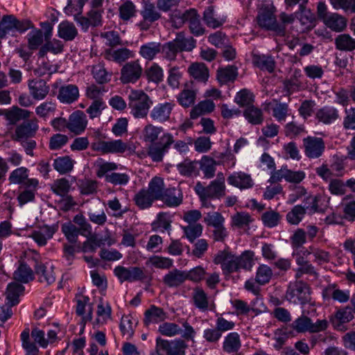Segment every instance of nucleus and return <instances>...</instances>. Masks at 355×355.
Instances as JSON below:
<instances>
[{
	"label": "nucleus",
	"instance_id": "f257e3e1",
	"mask_svg": "<svg viewBox=\"0 0 355 355\" xmlns=\"http://www.w3.org/2000/svg\"><path fill=\"white\" fill-rule=\"evenodd\" d=\"M163 128L148 123L142 130V138L144 142L150 145L148 148V155L153 162H159L163 160L164 155L168 151L174 143L173 136L168 132L163 133L159 142L155 143L159 136L163 132Z\"/></svg>",
	"mask_w": 355,
	"mask_h": 355
},
{
	"label": "nucleus",
	"instance_id": "f03ea898",
	"mask_svg": "<svg viewBox=\"0 0 355 355\" xmlns=\"http://www.w3.org/2000/svg\"><path fill=\"white\" fill-rule=\"evenodd\" d=\"M254 252L245 250L236 255L228 249L219 250L214 256V263L220 265L225 275L239 272L243 269L250 271L254 265Z\"/></svg>",
	"mask_w": 355,
	"mask_h": 355
},
{
	"label": "nucleus",
	"instance_id": "7ed1b4c3",
	"mask_svg": "<svg viewBox=\"0 0 355 355\" xmlns=\"http://www.w3.org/2000/svg\"><path fill=\"white\" fill-rule=\"evenodd\" d=\"M128 107L130 114L136 119L147 116L153 101L143 90L132 89L128 95Z\"/></svg>",
	"mask_w": 355,
	"mask_h": 355
},
{
	"label": "nucleus",
	"instance_id": "20e7f679",
	"mask_svg": "<svg viewBox=\"0 0 355 355\" xmlns=\"http://www.w3.org/2000/svg\"><path fill=\"white\" fill-rule=\"evenodd\" d=\"M187 347L184 340L180 338L168 341L157 338L155 351L150 355H163L162 352H166L167 355H184Z\"/></svg>",
	"mask_w": 355,
	"mask_h": 355
},
{
	"label": "nucleus",
	"instance_id": "39448f33",
	"mask_svg": "<svg viewBox=\"0 0 355 355\" xmlns=\"http://www.w3.org/2000/svg\"><path fill=\"white\" fill-rule=\"evenodd\" d=\"M194 190L200 199L220 198L225 195L226 187L214 180L207 187H204L200 182H198Z\"/></svg>",
	"mask_w": 355,
	"mask_h": 355
},
{
	"label": "nucleus",
	"instance_id": "423d86ee",
	"mask_svg": "<svg viewBox=\"0 0 355 355\" xmlns=\"http://www.w3.org/2000/svg\"><path fill=\"white\" fill-rule=\"evenodd\" d=\"M18 269L14 273V278L16 282L8 284L6 292L8 304L14 306L19 302V295L22 292V262L19 261Z\"/></svg>",
	"mask_w": 355,
	"mask_h": 355
},
{
	"label": "nucleus",
	"instance_id": "0eeeda50",
	"mask_svg": "<svg viewBox=\"0 0 355 355\" xmlns=\"http://www.w3.org/2000/svg\"><path fill=\"white\" fill-rule=\"evenodd\" d=\"M257 19L261 27L274 31L279 35H283L284 34V26L277 23L276 17L270 10L267 8L261 9Z\"/></svg>",
	"mask_w": 355,
	"mask_h": 355
},
{
	"label": "nucleus",
	"instance_id": "6e6552de",
	"mask_svg": "<svg viewBox=\"0 0 355 355\" xmlns=\"http://www.w3.org/2000/svg\"><path fill=\"white\" fill-rule=\"evenodd\" d=\"M286 297L292 303L306 304L310 300L309 287L302 282H297L293 287L289 288Z\"/></svg>",
	"mask_w": 355,
	"mask_h": 355
},
{
	"label": "nucleus",
	"instance_id": "1a4fd4ad",
	"mask_svg": "<svg viewBox=\"0 0 355 355\" xmlns=\"http://www.w3.org/2000/svg\"><path fill=\"white\" fill-rule=\"evenodd\" d=\"M142 68L139 61L127 62L121 69L120 80L123 84L135 83L141 77Z\"/></svg>",
	"mask_w": 355,
	"mask_h": 355
},
{
	"label": "nucleus",
	"instance_id": "9d476101",
	"mask_svg": "<svg viewBox=\"0 0 355 355\" xmlns=\"http://www.w3.org/2000/svg\"><path fill=\"white\" fill-rule=\"evenodd\" d=\"M305 155L310 159L320 157L324 149V142L322 138L308 137L303 139Z\"/></svg>",
	"mask_w": 355,
	"mask_h": 355
},
{
	"label": "nucleus",
	"instance_id": "9b49d317",
	"mask_svg": "<svg viewBox=\"0 0 355 355\" xmlns=\"http://www.w3.org/2000/svg\"><path fill=\"white\" fill-rule=\"evenodd\" d=\"M114 272L121 282H135L145 278L144 270L139 267L125 268L119 266L114 268Z\"/></svg>",
	"mask_w": 355,
	"mask_h": 355
},
{
	"label": "nucleus",
	"instance_id": "f8f14e48",
	"mask_svg": "<svg viewBox=\"0 0 355 355\" xmlns=\"http://www.w3.org/2000/svg\"><path fill=\"white\" fill-rule=\"evenodd\" d=\"M174 106L172 102L158 103L151 110L150 117L154 121L164 123L170 119Z\"/></svg>",
	"mask_w": 355,
	"mask_h": 355
},
{
	"label": "nucleus",
	"instance_id": "ddd939ff",
	"mask_svg": "<svg viewBox=\"0 0 355 355\" xmlns=\"http://www.w3.org/2000/svg\"><path fill=\"white\" fill-rule=\"evenodd\" d=\"M21 22L12 15H3L0 21V39L19 31Z\"/></svg>",
	"mask_w": 355,
	"mask_h": 355
},
{
	"label": "nucleus",
	"instance_id": "4468645a",
	"mask_svg": "<svg viewBox=\"0 0 355 355\" xmlns=\"http://www.w3.org/2000/svg\"><path fill=\"white\" fill-rule=\"evenodd\" d=\"M94 148L103 153H122L127 149V145L121 139L111 141H100L95 144Z\"/></svg>",
	"mask_w": 355,
	"mask_h": 355
},
{
	"label": "nucleus",
	"instance_id": "2eb2a0df",
	"mask_svg": "<svg viewBox=\"0 0 355 355\" xmlns=\"http://www.w3.org/2000/svg\"><path fill=\"white\" fill-rule=\"evenodd\" d=\"M189 22V28L191 33L196 35H201L204 33V28L202 27L200 20V16L194 9H190L185 11L182 16L181 23Z\"/></svg>",
	"mask_w": 355,
	"mask_h": 355
},
{
	"label": "nucleus",
	"instance_id": "dca6fc26",
	"mask_svg": "<svg viewBox=\"0 0 355 355\" xmlns=\"http://www.w3.org/2000/svg\"><path fill=\"white\" fill-rule=\"evenodd\" d=\"M69 130L75 133L80 134L86 128L87 120L85 114L80 110L73 112L69 117Z\"/></svg>",
	"mask_w": 355,
	"mask_h": 355
},
{
	"label": "nucleus",
	"instance_id": "f3484780",
	"mask_svg": "<svg viewBox=\"0 0 355 355\" xmlns=\"http://www.w3.org/2000/svg\"><path fill=\"white\" fill-rule=\"evenodd\" d=\"M229 184L240 189H248L252 188L254 182L249 174L244 172H234L227 177Z\"/></svg>",
	"mask_w": 355,
	"mask_h": 355
},
{
	"label": "nucleus",
	"instance_id": "a211bd4d",
	"mask_svg": "<svg viewBox=\"0 0 355 355\" xmlns=\"http://www.w3.org/2000/svg\"><path fill=\"white\" fill-rule=\"evenodd\" d=\"M79 96L78 88L75 85H63L59 89L58 98L64 103H71Z\"/></svg>",
	"mask_w": 355,
	"mask_h": 355
},
{
	"label": "nucleus",
	"instance_id": "6ab92c4d",
	"mask_svg": "<svg viewBox=\"0 0 355 355\" xmlns=\"http://www.w3.org/2000/svg\"><path fill=\"white\" fill-rule=\"evenodd\" d=\"M167 318V313L162 308L151 305L145 311L144 322L148 326L151 323H158L164 321Z\"/></svg>",
	"mask_w": 355,
	"mask_h": 355
},
{
	"label": "nucleus",
	"instance_id": "aec40b11",
	"mask_svg": "<svg viewBox=\"0 0 355 355\" xmlns=\"http://www.w3.org/2000/svg\"><path fill=\"white\" fill-rule=\"evenodd\" d=\"M352 307L346 306L338 309L332 323L336 329L338 330L343 329V324L350 322L354 318V314Z\"/></svg>",
	"mask_w": 355,
	"mask_h": 355
},
{
	"label": "nucleus",
	"instance_id": "412c9836",
	"mask_svg": "<svg viewBox=\"0 0 355 355\" xmlns=\"http://www.w3.org/2000/svg\"><path fill=\"white\" fill-rule=\"evenodd\" d=\"M315 117L318 121L324 124H330L339 118V113L335 107L325 106L317 111Z\"/></svg>",
	"mask_w": 355,
	"mask_h": 355
},
{
	"label": "nucleus",
	"instance_id": "4be33fe9",
	"mask_svg": "<svg viewBox=\"0 0 355 355\" xmlns=\"http://www.w3.org/2000/svg\"><path fill=\"white\" fill-rule=\"evenodd\" d=\"M187 280L186 271L173 269L163 277V282L168 287H178Z\"/></svg>",
	"mask_w": 355,
	"mask_h": 355
},
{
	"label": "nucleus",
	"instance_id": "5701e85b",
	"mask_svg": "<svg viewBox=\"0 0 355 355\" xmlns=\"http://www.w3.org/2000/svg\"><path fill=\"white\" fill-rule=\"evenodd\" d=\"M133 55V53L126 48L110 49L105 51V58L117 63L123 62L128 59L132 58Z\"/></svg>",
	"mask_w": 355,
	"mask_h": 355
},
{
	"label": "nucleus",
	"instance_id": "b1692460",
	"mask_svg": "<svg viewBox=\"0 0 355 355\" xmlns=\"http://www.w3.org/2000/svg\"><path fill=\"white\" fill-rule=\"evenodd\" d=\"M161 200L168 207H175L182 204L183 195L180 189L169 188L166 189Z\"/></svg>",
	"mask_w": 355,
	"mask_h": 355
},
{
	"label": "nucleus",
	"instance_id": "393cba45",
	"mask_svg": "<svg viewBox=\"0 0 355 355\" xmlns=\"http://www.w3.org/2000/svg\"><path fill=\"white\" fill-rule=\"evenodd\" d=\"M56 230V227L45 225L41 227L38 231H34L29 236L32 237L39 245L43 246L46 244L48 239L53 237Z\"/></svg>",
	"mask_w": 355,
	"mask_h": 355
},
{
	"label": "nucleus",
	"instance_id": "a878e982",
	"mask_svg": "<svg viewBox=\"0 0 355 355\" xmlns=\"http://www.w3.org/2000/svg\"><path fill=\"white\" fill-rule=\"evenodd\" d=\"M26 169L24 168V204L31 201L35 198V192L38 184L37 180L28 178L25 174Z\"/></svg>",
	"mask_w": 355,
	"mask_h": 355
},
{
	"label": "nucleus",
	"instance_id": "bb28decb",
	"mask_svg": "<svg viewBox=\"0 0 355 355\" xmlns=\"http://www.w3.org/2000/svg\"><path fill=\"white\" fill-rule=\"evenodd\" d=\"M323 21L327 27L336 32L343 31L347 26L345 17L337 13L329 14Z\"/></svg>",
	"mask_w": 355,
	"mask_h": 355
},
{
	"label": "nucleus",
	"instance_id": "cd10ccee",
	"mask_svg": "<svg viewBox=\"0 0 355 355\" xmlns=\"http://www.w3.org/2000/svg\"><path fill=\"white\" fill-rule=\"evenodd\" d=\"M188 71L191 76L199 82H206L209 78L208 68L204 63L195 62L190 65Z\"/></svg>",
	"mask_w": 355,
	"mask_h": 355
},
{
	"label": "nucleus",
	"instance_id": "c85d7f7f",
	"mask_svg": "<svg viewBox=\"0 0 355 355\" xmlns=\"http://www.w3.org/2000/svg\"><path fill=\"white\" fill-rule=\"evenodd\" d=\"M89 297L81 296L77 300L76 313L79 315H83V320L86 322L92 319V308L89 304Z\"/></svg>",
	"mask_w": 355,
	"mask_h": 355
},
{
	"label": "nucleus",
	"instance_id": "c756f323",
	"mask_svg": "<svg viewBox=\"0 0 355 355\" xmlns=\"http://www.w3.org/2000/svg\"><path fill=\"white\" fill-rule=\"evenodd\" d=\"M58 33L60 38L71 41L77 36L78 30L72 22L63 21L58 26Z\"/></svg>",
	"mask_w": 355,
	"mask_h": 355
},
{
	"label": "nucleus",
	"instance_id": "7c9ffc66",
	"mask_svg": "<svg viewBox=\"0 0 355 355\" xmlns=\"http://www.w3.org/2000/svg\"><path fill=\"white\" fill-rule=\"evenodd\" d=\"M166 189L162 178L154 177L149 182L146 189L155 200H161Z\"/></svg>",
	"mask_w": 355,
	"mask_h": 355
},
{
	"label": "nucleus",
	"instance_id": "2f4dec72",
	"mask_svg": "<svg viewBox=\"0 0 355 355\" xmlns=\"http://www.w3.org/2000/svg\"><path fill=\"white\" fill-rule=\"evenodd\" d=\"M0 115L4 116L8 121V125L11 127L10 130H12L13 126L22 119V110L17 106H12L9 109L0 110Z\"/></svg>",
	"mask_w": 355,
	"mask_h": 355
},
{
	"label": "nucleus",
	"instance_id": "473e14b6",
	"mask_svg": "<svg viewBox=\"0 0 355 355\" xmlns=\"http://www.w3.org/2000/svg\"><path fill=\"white\" fill-rule=\"evenodd\" d=\"M153 3L150 1H145L144 3L143 9L141 11V15L143 19L148 21L150 24L157 21L161 18V14Z\"/></svg>",
	"mask_w": 355,
	"mask_h": 355
},
{
	"label": "nucleus",
	"instance_id": "72a5a7b5",
	"mask_svg": "<svg viewBox=\"0 0 355 355\" xmlns=\"http://www.w3.org/2000/svg\"><path fill=\"white\" fill-rule=\"evenodd\" d=\"M30 92L35 99L44 98L49 92L46 83L42 80H31L28 83Z\"/></svg>",
	"mask_w": 355,
	"mask_h": 355
},
{
	"label": "nucleus",
	"instance_id": "f704fd0d",
	"mask_svg": "<svg viewBox=\"0 0 355 355\" xmlns=\"http://www.w3.org/2000/svg\"><path fill=\"white\" fill-rule=\"evenodd\" d=\"M238 76L237 68L230 65L217 70V80L220 84H226L228 82L234 81Z\"/></svg>",
	"mask_w": 355,
	"mask_h": 355
},
{
	"label": "nucleus",
	"instance_id": "c9c22d12",
	"mask_svg": "<svg viewBox=\"0 0 355 355\" xmlns=\"http://www.w3.org/2000/svg\"><path fill=\"white\" fill-rule=\"evenodd\" d=\"M137 321L131 315H123L120 322V330L127 340L130 339L134 335L135 327Z\"/></svg>",
	"mask_w": 355,
	"mask_h": 355
},
{
	"label": "nucleus",
	"instance_id": "e433bc0d",
	"mask_svg": "<svg viewBox=\"0 0 355 355\" xmlns=\"http://www.w3.org/2000/svg\"><path fill=\"white\" fill-rule=\"evenodd\" d=\"M252 61L254 64L261 70L267 71L269 73H272L274 71L275 62L271 56L254 55Z\"/></svg>",
	"mask_w": 355,
	"mask_h": 355
},
{
	"label": "nucleus",
	"instance_id": "4c0bfd02",
	"mask_svg": "<svg viewBox=\"0 0 355 355\" xmlns=\"http://www.w3.org/2000/svg\"><path fill=\"white\" fill-rule=\"evenodd\" d=\"M220 162H216L208 156H203L200 161V168L206 178L210 179L214 177L216 166L220 165Z\"/></svg>",
	"mask_w": 355,
	"mask_h": 355
},
{
	"label": "nucleus",
	"instance_id": "58836bf2",
	"mask_svg": "<svg viewBox=\"0 0 355 355\" xmlns=\"http://www.w3.org/2000/svg\"><path fill=\"white\" fill-rule=\"evenodd\" d=\"M162 44L159 42H148L140 47L139 54L148 60H152L161 51Z\"/></svg>",
	"mask_w": 355,
	"mask_h": 355
},
{
	"label": "nucleus",
	"instance_id": "ea45409f",
	"mask_svg": "<svg viewBox=\"0 0 355 355\" xmlns=\"http://www.w3.org/2000/svg\"><path fill=\"white\" fill-rule=\"evenodd\" d=\"M337 49L345 51H352L355 49V39L348 34H341L335 39Z\"/></svg>",
	"mask_w": 355,
	"mask_h": 355
},
{
	"label": "nucleus",
	"instance_id": "a19ab883",
	"mask_svg": "<svg viewBox=\"0 0 355 355\" xmlns=\"http://www.w3.org/2000/svg\"><path fill=\"white\" fill-rule=\"evenodd\" d=\"M241 347L239 335L236 333H230L225 338L223 342V350L227 353L236 352Z\"/></svg>",
	"mask_w": 355,
	"mask_h": 355
},
{
	"label": "nucleus",
	"instance_id": "79ce46f5",
	"mask_svg": "<svg viewBox=\"0 0 355 355\" xmlns=\"http://www.w3.org/2000/svg\"><path fill=\"white\" fill-rule=\"evenodd\" d=\"M179 51H191L196 46V40L191 37H185L183 33H179L173 40Z\"/></svg>",
	"mask_w": 355,
	"mask_h": 355
},
{
	"label": "nucleus",
	"instance_id": "37998d69",
	"mask_svg": "<svg viewBox=\"0 0 355 355\" xmlns=\"http://www.w3.org/2000/svg\"><path fill=\"white\" fill-rule=\"evenodd\" d=\"M272 275V270L270 266L261 264L257 269L255 282L259 285H265L270 281Z\"/></svg>",
	"mask_w": 355,
	"mask_h": 355
},
{
	"label": "nucleus",
	"instance_id": "c03bdc74",
	"mask_svg": "<svg viewBox=\"0 0 355 355\" xmlns=\"http://www.w3.org/2000/svg\"><path fill=\"white\" fill-rule=\"evenodd\" d=\"M243 115L248 121L253 125L261 124L263 121L261 110L253 105L246 107Z\"/></svg>",
	"mask_w": 355,
	"mask_h": 355
},
{
	"label": "nucleus",
	"instance_id": "a18cd8bd",
	"mask_svg": "<svg viewBox=\"0 0 355 355\" xmlns=\"http://www.w3.org/2000/svg\"><path fill=\"white\" fill-rule=\"evenodd\" d=\"M73 163L74 162L69 156H64L54 159L53 165L60 174H65L73 169Z\"/></svg>",
	"mask_w": 355,
	"mask_h": 355
},
{
	"label": "nucleus",
	"instance_id": "49530a36",
	"mask_svg": "<svg viewBox=\"0 0 355 355\" xmlns=\"http://www.w3.org/2000/svg\"><path fill=\"white\" fill-rule=\"evenodd\" d=\"M214 107L215 105L213 101L209 100L202 101L191 110L190 116L195 119L202 114L212 112Z\"/></svg>",
	"mask_w": 355,
	"mask_h": 355
},
{
	"label": "nucleus",
	"instance_id": "de8ad7c7",
	"mask_svg": "<svg viewBox=\"0 0 355 355\" xmlns=\"http://www.w3.org/2000/svg\"><path fill=\"white\" fill-rule=\"evenodd\" d=\"M193 300L195 306L200 310L205 311L209 307V300L202 288L197 287L193 292Z\"/></svg>",
	"mask_w": 355,
	"mask_h": 355
},
{
	"label": "nucleus",
	"instance_id": "09e8293b",
	"mask_svg": "<svg viewBox=\"0 0 355 355\" xmlns=\"http://www.w3.org/2000/svg\"><path fill=\"white\" fill-rule=\"evenodd\" d=\"M325 293L327 295L331 296L334 300L340 303L347 302L349 300V291L337 288L335 285L329 286Z\"/></svg>",
	"mask_w": 355,
	"mask_h": 355
},
{
	"label": "nucleus",
	"instance_id": "8fccbe9b",
	"mask_svg": "<svg viewBox=\"0 0 355 355\" xmlns=\"http://www.w3.org/2000/svg\"><path fill=\"white\" fill-rule=\"evenodd\" d=\"M203 19L209 27L213 28H218L224 23L223 19L216 17L212 6H209L205 10Z\"/></svg>",
	"mask_w": 355,
	"mask_h": 355
},
{
	"label": "nucleus",
	"instance_id": "3c124183",
	"mask_svg": "<svg viewBox=\"0 0 355 355\" xmlns=\"http://www.w3.org/2000/svg\"><path fill=\"white\" fill-rule=\"evenodd\" d=\"M134 200L140 209H146L155 200L146 189H142L135 196Z\"/></svg>",
	"mask_w": 355,
	"mask_h": 355
},
{
	"label": "nucleus",
	"instance_id": "603ef678",
	"mask_svg": "<svg viewBox=\"0 0 355 355\" xmlns=\"http://www.w3.org/2000/svg\"><path fill=\"white\" fill-rule=\"evenodd\" d=\"M252 221L250 214L245 211L236 212L232 216V225L238 228L248 227Z\"/></svg>",
	"mask_w": 355,
	"mask_h": 355
},
{
	"label": "nucleus",
	"instance_id": "864d4df0",
	"mask_svg": "<svg viewBox=\"0 0 355 355\" xmlns=\"http://www.w3.org/2000/svg\"><path fill=\"white\" fill-rule=\"evenodd\" d=\"M28 261L33 263L36 272L38 275H41V277H43L44 279H41V282L45 281L48 284H51L55 282V279L52 268H46V267L42 264L37 265L36 261L33 260L28 259Z\"/></svg>",
	"mask_w": 355,
	"mask_h": 355
},
{
	"label": "nucleus",
	"instance_id": "5fc2aeb1",
	"mask_svg": "<svg viewBox=\"0 0 355 355\" xmlns=\"http://www.w3.org/2000/svg\"><path fill=\"white\" fill-rule=\"evenodd\" d=\"M305 214L306 209L304 207L296 205L286 214V220L291 225H298Z\"/></svg>",
	"mask_w": 355,
	"mask_h": 355
},
{
	"label": "nucleus",
	"instance_id": "6e6d98bb",
	"mask_svg": "<svg viewBox=\"0 0 355 355\" xmlns=\"http://www.w3.org/2000/svg\"><path fill=\"white\" fill-rule=\"evenodd\" d=\"M173 263L171 259L157 255L150 257L146 261L147 265L150 264L159 269H168L172 267Z\"/></svg>",
	"mask_w": 355,
	"mask_h": 355
},
{
	"label": "nucleus",
	"instance_id": "4d7b16f0",
	"mask_svg": "<svg viewBox=\"0 0 355 355\" xmlns=\"http://www.w3.org/2000/svg\"><path fill=\"white\" fill-rule=\"evenodd\" d=\"M281 219L282 216L279 213L272 209L265 211L261 216L263 223L270 228L277 226Z\"/></svg>",
	"mask_w": 355,
	"mask_h": 355
},
{
	"label": "nucleus",
	"instance_id": "13d9d810",
	"mask_svg": "<svg viewBox=\"0 0 355 355\" xmlns=\"http://www.w3.org/2000/svg\"><path fill=\"white\" fill-rule=\"evenodd\" d=\"M71 185L68 180L64 178L58 179L51 185L53 192L60 196H64L70 190Z\"/></svg>",
	"mask_w": 355,
	"mask_h": 355
},
{
	"label": "nucleus",
	"instance_id": "bf43d9fd",
	"mask_svg": "<svg viewBox=\"0 0 355 355\" xmlns=\"http://www.w3.org/2000/svg\"><path fill=\"white\" fill-rule=\"evenodd\" d=\"M92 74L96 82L100 84L108 82L112 76V73H108L105 69L104 65L101 63L93 67Z\"/></svg>",
	"mask_w": 355,
	"mask_h": 355
},
{
	"label": "nucleus",
	"instance_id": "052dcab7",
	"mask_svg": "<svg viewBox=\"0 0 355 355\" xmlns=\"http://www.w3.org/2000/svg\"><path fill=\"white\" fill-rule=\"evenodd\" d=\"M159 332L165 336L173 337L179 335L182 328L174 322H163L159 326Z\"/></svg>",
	"mask_w": 355,
	"mask_h": 355
},
{
	"label": "nucleus",
	"instance_id": "680f3d73",
	"mask_svg": "<svg viewBox=\"0 0 355 355\" xmlns=\"http://www.w3.org/2000/svg\"><path fill=\"white\" fill-rule=\"evenodd\" d=\"M61 229L67 239L70 243H76L80 230L75 225L72 224L71 222L66 223L62 225Z\"/></svg>",
	"mask_w": 355,
	"mask_h": 355
},
{
	"label": "nucleus",
	"instance_id": "e2e57ef3",
	"mask_svg": "<svg viewBox=\"0 0 355 355\" xmlns=\"http://www.w3.org/2000/svg\"><path fill=\"white\" fill-rule=\"evenodd\" d=\"M30 112L24 110V137L33 136L38 128L37 121L29 119Z\"/></svg>",
	"mask_w": 355,
	"mask_h": 355
},
{
	"label": "nucleus",
	"instance_id": "0e129e2a",
	"mask_svg": "<svg viewBox=\"0 0 355 355\" xmlns=\"http://www.w3.org/2000/svg\"><path fill=\"white\" fill-rule=\"evenodd\" d=\"M300 12L297 15L302 25L306 28H311L315 21V15L309 9H306L302 5H300Z\"/></svg>",
	"mask_w": 355,
	"mask_h": 355
},
{
	"label": "nucleus",
	"instance_id": "69168bd1",
	"mask_svg": "<svg viewBox=\"0 0 355 355\" xmlns=\"http://www.w3.org/2000/svg\"><path fill=\"white\" fill-rule=\"evenodd\" d=\"M196 94L191 89H184L178 95L179 103L184 107H188L194 104Z\"/></svg>",
	"mask_w": 355,
	"mask_h": 355
},
{
	"label": "nucleus",
	"instance_id": "338daca9",
	"mask_svg": "<svg viewBox=\"0 0 355 355\" xmlns=\"http://www.w3.org/2000/svg\"><path fill=\"white\" fill-rule=\"evenodd\" d=\"M69 141V137L65 135L55 134L49 139V147L51 150H58L64 146Z\"/></svg>",
	"mask_w": 355,
	"mask_h": 355
},
{
	"label": "nucleus",
	"instance_id": "774afa93",
	"mask_svg": "<svg viewBox=\"0 0 355 355\" xmlns=\"http://www.w3.org/2000/svg\"><path fill=\"white\" fill-rule=\"evenodd\" d=\"M136 8L134 3L127 1L119 7V17L123 21H128L135 15Z\"/></svg>",
	"mask_w": 355,
	"mask_h": 355
}]
</instances>
